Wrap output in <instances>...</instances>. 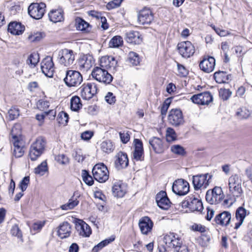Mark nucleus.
I'll return each mask as SVG.
<instances>
[{
	"mask_svg": "<svg viewBox=\"0 0 252 252\" xmlns=\"http://www.w3.org/2000/svg\"><path fill=\"white\" fill-rule=\"evenodd\" d=\"M224 197V194L221 187L215 186L213 189L208 190L206 193V201L210 204H218L221 202Z\"/></svg>",
	"mask_w": 252,
	"mask_h": 252,
	"instance_id": "nucleus-7",
	"label": "nucleus"
},
{
	"mask_svg": "<svg viewBox=\"0 0 252 252\" xmlns=\"http://www.w3.org/2000/svg\"><path fill=\"white\" fill-rule=\"evenodd\" d=\"M156 201L158 206L163 210H168L171 205V202L167 196L165 191L161 190L156 196Z\"/></svg>",
	"mask_w": 252,
	"mask_h": 252,
	"instance_id": "nucleus-25",
	"label": "nucleus"
},
{
	"mask_svg": "<svg viewBox=\"0 0 252 252\" xmlns=\"http://www.w3.org/2000/svg\"><path fill=\"white\" fill-rule=\"evenodd\" d=\"M154 19V14L151 8L149 7L144 6L138 13V22L141 25H150Z\"/></svg>",
	"mask_w": 252,
	"mask_h": 252,
	"instance_id": "nucleus-14",
	"label": "nucleus"
},
{
	"mask_svg": "<svg viewBox=\"0 0 252 252\" xmlns=\"http://www.w3.org/2000/svg\"><path fill=\"white\" fill-rule=\"evenodd\" d=\"M127 62L133 66H137L140 64V58L137 53L131 51L128 53Z\"/></svg>",
	"mask_w": 252,
	"mask_h": 252,
	"instance_id": "nucleus-47",
	"label": "nucleus"
},
{
	"mask_svg": "<svg viewBox=\"0 0 252 252\" xmlns=\"http://www.w3.org/2000/svg\"><path fill=\"white\" fill-rule=\"evenodd\" d=\"M83 107V103L79 96L73 95L70 100V109L73 112H79Z\"/></svg>",
	"mask_w": 252,
	"mask_h": 252,
	"instance_id": "nucleus-36",
	"label": "nucleus"
},
{
	"mask_svg": "<svg viewBox=\"0 0 252 252\" xmlns=\"http://www.w3.org/2000/svg\"><path fill=\"white\" fill-rule=\"evenodd\" d=\"M117 64V60L112 56H103L99 60V66L106 70H115Z\"/></svg>",
	"mask_w": 252,
	"mask_h": 252,
	"instance_id": "nucleus-22",
	"label": "nucleus"
},
{
	"mask_svg": "<svg viewBox=\"0 0 252 252\" xmlns=\"http://www.w3.org/2000/svg\"><path fill=\"white\" fill-rule=\"evenodd\" d=\"M46 5L44 2H33L28 7V13L33 19L39 20L45 14Z\"/></svg>",
	"mask_w": 252,
	"mask_h": 252,
	"instance_id": "nucleus-12",
	"label": "nucleus"
},
{
	"mask_svg": "<svg viewBox=\"0 0 252 252\" xmlns=\"http://www.w3.org/2000/svg\"><path fill=\"white\" fill-rule=\"evenodd\" d=\"M40 60L39 55L38 53H32L28 57L26 63L30 66L34 67L39 63Z\"/></svg>",
	"mask_w": 252,
	"mask_h": 252,
	"instance_id": "nucleus-43",
	"label": "nucleus"
},
{
	"mask_svg": "<svg viewBox=\"0 0 252 252\" xmlns=\"http://www.w3.org/2000/svg\"><path fill=\"white\" fill-rule=\"evenodd\" d=\"M26 148V146L13 147L12 154L16 158H21L24 155Z\"/></svg>",
	"mask_w": 252,
	"mask_h": 252,
	"instance_id": "nucleus-57",
	"label": "nucleus"
},
{
	"mask_svg": "<svg viewBox=\"0 0 252 252\" xmlns=\"http://www.w3.org/2000/svg\"><path fill=\"white\" fill-rule=\"evenodd\" d=\"M10 141L13 147L26 146L25 137H10Z\"/></svg>",
	"mask_w": 252,
	"mask_h": 252,
	"instance_id": "nucleus-55",
	"label": "nucleus"
},
{
	"mask_svg": "<svg viewBox=\"0 0 252 252\" xmlns=\"http://www.w3.org/2000/svg\"><path fill=\"white\" fill-rule=\"evenodd\" d=\"M55 160L59 164L65 165L69 164L70 159L65 154H59L54 157Z\"/></svg>",
	"mask_w": 252,
	"mask_h": 252,
	"instance_id": "nucleus-54",
	"label": "nucleus"
},
{
	"mask_svg": "<svg viewBox=\"0 0 252 252\" xmlns=\"http://www.w3.org/2000/svg\"><path fill=\"white\" fill-rule=\"evenodd\" d=\"M42 154L38 150L30 146L28 156L32 161H35Z\"/></svg>",
	"mask_w": 252,
	"mask_h": 252,
	"instance_id": "nucleus-59",
	"label": "nucleus"
},
{
	"mask_svg": "<svg viewBox=\"0 0 252 252\" xmlns=\"http://www.w3.org/2000/svg\"><path fill=\"white\" fill-rule=\"evenodd\" d=\"M79 201L74 195L68 200V202L62 205L61 208L63 210H68L73 209L79 204Z\"/></svg>",
	"mask_w": 252,
	"mask_h": 252,
	"instance_id": "nucleus-44",
	"label": "nucleus"
},
{
	"mask_svg": "<svg viewBox=\"0 0 252 252\" xmlns=\"http://www.w3.org/2000/svg\"><path fill=\"white\" fill-rule=\"evenodd\" d=\"M249 215L248 211L242 206L239 207L235 211V221L233 226L235 230H237L243 223L246 217Z\"/></svg>",
	"mask_w": 252,
	"mask_h": 252,
	"instance_id": "nucleus-27",
	"label": "nucleus"
},
{
	"mask_svg": "<svg viewBox=\"0 0 252 252\" xmlns=\"http://www.w3.org/2000/svg\"><path fill=\"white\" fill-rule=\"evenodd\" d=\"M173 98V97H169L166 98L159 106V109L162 118H164L165 117Z\"/></svg>",
	"mask_w": 252,
	"mask_h": 252,
	"instance_id": "nucleus-42",
	"label": "nucleus"
},
{
	"mask_svg": "<svg viewBox=\"0 0 252 252\" xmlns=\"http://www.w3.org/2000/svg\"><path fill=\"white\" fill-rule=\"evenodd\" d=\"M19 109L15 106L11 107L8 111V117L10 120H14L19 116Z\"/></svg>",
	"mask_w": 252,
	"mask_h": 252,
	"instance_id": "nucleus-62",
	"label": "nucleus"
},
{
	"mask_svg": "<svg viewBox=\"0 0 252 252\" xmlns=\"http://www.w3.org/2000/svg\"><path fill=\"white\" fill-rule=\"evenodd\" d=\"M115 167L118 170L126 168L129 164V160L126 153L120 151L115 156Z\"/></svg>",
	"mask_w": 252,
	"mask_h": 252,
	"instance_id": "nucleus-26",
	"label": "nucleus"
},
{
	"mask_svg": "<svg viewBox=\"0 0 252 252\" xmlns=\"http://www.w3.org/2000/svg\"><path fill=\"white\" fill-rule=\"evenodd\" d=\"M183 208L188 209L187 211L190 212L201 213L203 210V206L201 199L196 197L193 194H190L186 197L182 202Z\"/></svg>",
	"mask_w": 252,
	"mask_h": 252,
	"instance_id": "nucleus-2",
	"label": "nucleus"
},
{
	"mask_svg": "<svg viewBox=\"0 0 252 252\" xmlns=\"http://www.w3.org/2000/svg\"><path fill=\"white\" fill-rule=\"evenodd\" d=\"M178 73L177 75L180 77H185L189 74L188 70L182 64L177 63Z\"/></svg>",
	"mask_w": 252,
	"mask_h": 252,
	"instance_id": "nucleus-64",
	"label": "nucleus"
},
{
	"mask_svg": "<svg viewBox=\"0 0 252 252\" xmlns=\"http://www.w3.org/2000/svg\"><path fill=\"white\" fill-rule=\"evenodd\" d=\"M168 124L174 126L179 127L185 123L183 113L180 108H172L168 112L167 116Z\"/></svg>",
	"mask_w": 252,
	"mask_h": 252,
	"instance_id": "nucleus-8",
	"label": "nucleus"
},
{
	"mask_svg": "<svg viewBox=\"0 0 252 252\" xmlns=\"http://www.w3.org/2000/svg\"><path fill=\"white\" fill-rule=\"evenodd\" d=\"M215 65V59L208 55L202 56L199 63V68L206 73L212 72L214 70Z\"/></svg>",
	"mask_w": 252,
	"mask_h": 252,
	"instance_id": "nucleus-15",
	"label": "nucleus"
},
{
	"mask_svg": "<svg viewBox=\"0 0 252 252\" xmlns=\"http://www.w3.org/2000/svg\"><path fill=\"white\" fill-rule=\"evenodd\" d=\"M212 177V175L208 173L193 176L192 183L194 190H202L206 189L211 181Z\"/></svg>",
	"mask_w": 252,
	"mask_h": 252,
	"instance_id": "nucleus-6",
	"label": "nucleus"
},
{
	"mask_svg": "<svg viewBox=\"0 0 252 252\" xmlns=\"http://www.w3.org/2000/svg\"><path fill=\"white\" fill-rule=\"evenodd\" d=\"M91 75L93 79L105 85L110 84L113 79V76L108 72V70L99 66L94 67Z\"/></svg>",
	"mask_w": 252,
	"mask_h": 252,
	"instance_id": "nucleus-3",
	"label": "nucleus"
},
{
	"mask_svg": "<svg viewBox=\"0 0 252 252\" xmlns=\"http://www.w3.org/2000/svg\"><path fill=\"white\" fill-rule=\"evenodd\" d=\"M210 26L220 37H225L231 34V32L229 31L217 27L214 24H211Z\"/></svg>",
	"mask_w": 252,
	"mask_h": 252,
	"instance_id": "nucleus-56",
	"label": "nucleus"
},
{
	"mask_svg": "<svg viewBox=\"0 0 252 252\" xmlns=\"http://www.w3.org/2000/svg\"><path fill=\"white\" fill-rule=\"evenodd\" d=\"M138 224L141 233L145 235L151 232L154 226L153 221L147 216L142 217L139 220Z\"/></svg>",
	"mask_w": 252,
	"mask_h": 252,
	"instance_id": "nucleus-29",
	"label": "nucleus"
},
{
	"mask_svg": "<svg viewBox=\"0 0 252 252\" xmlns=\"http://www.w3.org/2000/svg\"><path fill=\"white\" fill-rule=\"evenodd\" d=\"M11 137L17 136V137H25L22 134V126L19 124H15L12 128Z\"/></svg>",
	"mask_w": 252,
	"mask_h": 252,
	"instance_id": "nucleus-51",
	"label": "nucleus"
},
{
	"mask_svg": "<svg viewBox=\"0 0 252 252\" xmlns=\"http://www.w3.org/2000/svg\"><path fill=\"white\" fill-rule=\"evenodd\" d=\"M163 242L164 245H160L158 247L159 252H167L168 251V249H175L183 243L181 236L173 232H169L164 235Z\"/></svg>",
	"mask_w": 252,
	"mask_h": 252,
	"instance_id": "nucleus-1",
	"label": "nucleus"
},
{
	"mask_svg": "<svg viewBox=\"0 0 252 252\" xmlns=\"http://www.w3.org/2000/svg\"><path fill=\"white\" fill-rule=\"evenodd\" d=\"M43 38V35L40 32L31 33L28 37L29 41L36 42L40 41Z\"/></svg>",
	"mask_w": 252,
	"mask_h": 252,
	"instance_id": "nucleus-60",
	"label": "nucleus"
},
{
	"mask_svg": "<svg viewBox=\"0 0 252 252\" xmlns=\"http://www.w3.org/2000/svg\"><path fill=\"white\" fill-rule=\"evenodd\" d=\"M231 219V213L228 211H223L216 215L213 221L217 226L227 227L230 225Z\"/></svg>",
	"mask_w": 252,
	"mask_h": 252,
	"instance_id": "nucleus-17",
	"label": "nucleus"
},
{
	"mask_svg": "<svg viewBox=\"0 0 252 252\" xmlns=\"http://www.w3.org/2000/svg\"><path fill=\"white\" fill-rule=\"evenodd\" d=\"M49 20L54 23H61L64 20V12L61 7L51 9L48 14Z\"/></svg>",
	"mask_w": 252,
	"mask_h": 252,
	"instance_id": "nucleus-28",
	"label": "nucleus"
},
{
	"mask_svg": "<svg viewBox=\"0 0 252 252\" xmlns=\"http://www.w3.org/2000/svg\"><path fill=\"white\" fill-rule=\"evenodd\" d=\"M170 150L174 154L179 156H186L187 152L183 147L180 145H173L170 148Z\"/></svg>",
	"mask_w": 252,
	"mask_h": 252,
	"instance_id": "nucleus-49",
	"label": "nucleus"
},
{
	"mask_svg": "<svg viewBox=\"0 0 252 252\" xmlns=\"http://www.w3.org/2000/svg\"><path fill=\"white\" fill-rule=\"evenodd\" d=\"M71 225L67 221H64L58 227V236L62 239L69 237L71 233Z\"/></svg>",
	"mask_w": 252,
	"mask_h": 252,
	"instance_id": "nucleus-33",
	"label": "nucleus"
},
{
	"mask_svg": "<svg viewBox=\"0 0 252 252\" xmlns=\"http://www.w3.org/2000/svg\"><path fill=\"white\" fill-rule=\"evenodd\" d=\"M64 81L69 87L79 86L83 81V76L81 73L75 70H67L66 71Z\"/></svg>",
	"mask_w": 252,
	"mask_h": 252,
	"instance_id": "nucleus-11",
	"label": "nucleus"
},
{
	"mask_svg": "<svg viewBox=\"0 0 252 252\" xmlns=\"http://www.w3.org/2000/svg\"><path fill=\"white\" fill-rule=\"evenodd\" d=\"M25 29L24 25L16 21L10 22L8 26V32L13 35H20L23 33Z\"/></svg>",
	"mask_w": 252,
	"mask_h": 252,
	"instance_id": "nucleus-34",
	"label": "nucleus"
},
{
	"mask_svg": "<svg viewBox=\"0 0 252 252\" xmlns=\"http://www.w3.org/2000/svg\"><path fill=\"white\" fill-rule=\"evenodd\" d=\"M75 27L77 31L82 33H89L92 30V26L82 18L77 17L75 19Z\"/></svg>",
	"mask_w": 252,
	"mask_h": 252,
	"instance_id": "nucleus-30",
	"label": "nucleus"
},
{
	"mask_svg": "<svg viewBox=\"0 0 252 252\" xmlns=\"http://www.w3.org/2000/svg\"><path fill=\"white\" fill-rule=\"evenodd\" d=\"M101 150L107 154L113 153L115 149V144L110 140H106L100 144Z\"/></svg>",
	"mask_w": 252,
	"mask_h": 252,
	"instance_id": "nucleus-38",
	"label": "nucleus"
},
{
	"mask_svg": "<svg viewBox=\"0 0 252 252\" xmlns=\"http://www.w3.org/2000/svg\"><path fill=\"white\" fill-rule=\"evenodd\" d=\"M75 58V54L73 50L64 48L59 51L58 61L61 65L68 67L73 63Z\"/></svg>",
	"mask_w": 252,
	"mask_h": 252,
	"instance_id": "nucleus-10",
	"label": "nucleus"
},
{
	"mask_svg": "<svg viewBox=\"0 0 252 252\" xmlns=\"http://www.w3.org/2000/svg\"><path fill=\"white\" fill-rule=\"evenodd\" d=\"M80 95L85 100H89L97 94L98 89L94 83H84L79 88Z\"/></svg>",
	"mask_w": 252,
	"mask_h": 252,
	"instance_id": "nucleus-16",
	"label": "nucleus"
},
{
	"mask_svg": "<svg viewBox=\"0 0 252 252\" xmlns=\"http://www.w3.org/2000/svg\"><path fill=\"white\" fill-rule=\"evenodd\" d=\"M82 177L83 181L89 186H91L94 184V180L92 176L86 170L82 171Z\"/></svg>",
	"mask_w": 252,
	"mask_h": 252,
	"instance_id": "nucleus-50",
	"label": "nucleus"
},
{
	"mask_svg": "<svg viewBox=\"0 0 252 252\" xmlns=\"http://www.w3.org/2000/svg\"><path fill=\"white\" fill-rule=\"evenodd\" d=\"M250 115V111L246 107L238 108L236 112V116L240 119H247Z\"/></svg>",
	"mask_w": 252,
	"mask_h": 252,
	"instance_id": "nucleus-53",
	"label": "nucleus"
},
{
	"mask_svg": "<svg viewBox=\"0 0 252 252\" xmlns=\"http://www.w3.org/2000/svg\"><path fill=\"white\" fill-rule=\"evenodd\" d=\"M115 239V236H111L110 237L105 239L100 243L95 245L92 250V252H99L103 248L113 242Z\"/></svg>",
	"mask_w": 252,
	"mask_h": 252,
	"instance_id": "nucleus-39",
	"label": "nucleus"
},
{
	"mask_svg": "<svg viewBox=\"0 0 252 252\" xmlns=\"http://www.w3.org/2000/svg\"><path fill=\"white\" fill-rule=\"evenodd\" d=\"M92 172L94 179L100 183L106 182L109 178V171L103 163L95 164Z\"/></svg>",
	"mask_w": 252,
	"mask_h": 252,
	"instance_id": "nucleus-5",
	"label": "nucleus"
},
{
	"mask_svg": "<svg viewBox=\"0 0 252 252\" xmlns=\"http://www.w3.org/2000/svg\"><path fill=\"white\" fill-rule=\"evenodd\" d=\"M41 69L43 73L47 77H53L55 67L51 57L47 56L43 59L41 63Z\"/></svg>",
	"mask_w": 252,
	"mask_h": 252,
	"instance_id": "nucleus-21",
	"label": "nucleus"
},
{
	"mask_svg": "<svg viewBox=\"0 0 252 252\" xmlns=\"http://www.w3.org/2000/svg\"><path fill=\"white\" fill-rule=\"evenodd\" d=\"M125 40L130 44L140 45L143 42V36L139 31L131 30L126 33Z\"/></svg>",
	"mask_w": 252,
	"mask_h": 252,
	"instance_id": "nucleus-23",
	"label": "nucleus"
},
{
	"mask_svg": "<svg viewBox=\"0 0 252 252\" xmlns=\"http://www.w3.org/2000/svg\"><path fill=\"white\" fill-rule=\"evenodd\" d=\"M46 143L45 138L39 136L31 144V146L38 150L40 153L43 154L45 149Z\"/></svg>",
	"mask_w": 252,
	"mask_h": 252,
	"instance_id": "nucleus-37",
	"label": "nucleus"
},
{
	"mask_svg": "<svg viewBox=\"0 0 252 252\" xmlns=\"http://www.w3.org/2000/svg\"><path fill=\"white\" fill-rule=\"evenodd\" d=\"M219 94L221 99L223 101L227 100L231 96L232 92L229 89L220 88L219 90Z\"/></svg>",
	"mask_w": 252,
	"mask_h": 252,
	"instance_id": "nucleus-58",
	"label": "nucleus"
},
{
	"mask_svg": "<svg viewBox=\"0 0 252 252\" xmlns=\"http://www.w3.org/2000/svg\"><path fill=\"white\" fill-rule=\"evenodd\" d=\"M190 100L198 106H208L213 103V96L209 91H205L192 95Z\"/></svg>",
	"mask_w": 252,
	"mask_h": 252,
	"instance_id": "nucleus-9",
	"label": "nucleus"
},
{
	"mask_svg": "<svg viewBox=\"0 0 252 252\" xmlns=\"http://www.w3.org/2000/svg\"><path fill=\"white\" fill-rule=\"evenodd\" d=\"M172 190L179 196L185 195L189 190V183L184 179H177L173 184Z\"/></svg>",
	"mask_w": 252,
	"mask_h": 252,
	"instance_id": "nucleus-19",
	"label": "nucleus"
},
{
	"mask_svg": "<svg viewBox=\"0 0 252 252\" xmlns=\"http://www.w3.org/2000/svg\"><path fill=\"white\" fill-rule=\"evenodd\" d=\"M50 106L49 101L45 98L40 99L36 103V108L39 111H44L48 110Z\"/></svg>",
	"mask_w": 252,
	"mask_h": 252,
	"instance_id": "nucleus-52",
	"label": "nucleus"
},
{
	"mask_svg": "<svg viewBox=\"0 0 252 252\" xmlns=\"http://www.w3.org/2000/svg\"><path fill=\"white\" fill-rule=\"evenodd\" d=\"M33 172L35 174L41 176L44 175L46 173H48L49 172V168L47 161L44 160L42 161L40 164L34 169Z\"/></svg>",
	"mask_w": 252,
	"mask_h": 252,
	"instance_id": "nucleus-40",
	"label": "nucleus"
},
{
	"mask_svg": "<svg viewBox=\"0 0 252 252\" xmlns=\"http://www.w3.org/2000/svg\"><path fill=\"white\" fill-rule=\"evenodd\" d=\"M177 51L183 58L188 59L194 56L196 48L194 44L191 41H182L177 44Z\"/></svg>",
	"mask_w": 252,
	"mask_h": 252,
	"instance_id": "nucleus-4",
	"label": "nucleus"
},
{
	"mask_svg": "<svg viewBox=\"0 0 252 252\" xmlns=\"http://www.w3.org/2000/svg\"><path fill=\"white\" fill-rule=\"evenodd\" d=\"M75 228L79 234L83 237H89L92 234L90 226L82 220H78L76 221Z\"/></svg>",
	"mask_w": 252,
	"mask_h": 252,
	"instance_id": "nucleus-32",
	"label": "nucleus"
},
{
	"mask_svg": "<svg viewBox=\"0 0 252 252\" xmlns=\"http://www.w3.org/2000/svg\"><path fill=\"white\" fill-rule=\"evenodd\" d=\"M68 120L69 116L66 112L62 111L58 113L57 121L59 126H66L68 122Z\"/></svg>",
	"mask_w": 252,
	"mask_h": 252,
	"instance_id": "nucleus-45",
	"label": "nucleus"
},
{
	"mask_svg": "<svg viewBox=\"0 0 252 252\" xmlns=\"http://www.w3.org/2000/svg\"><path fill=\"white\" fill-rule=\"evenodd\" d=\"M165 137L167 142H172L177 139V134L174 128L168 127L166 130Z\"/></svg>",
	"mask_w": 252,
	"mask_h": 252,
	"instance_id": "nucleus-48",
	"label": "nucleus"
},
{
	"mask_svg": "<svg viewBox=\"0 0 252 252\" xmlns=\"http://www.w3.org/2000/svg\"><path fill=\"white\" fill-rule=\"evenodd\" d=\"M149 144L153 151L158 154L164 153L168 149L169 147L168 143L162 139L157 137H153L150 139Z\"/></svg>",
	"mask_w": 252,
	"mask_h": 252,
	"instance_id": "nucleus-18",
	"label": "nucleus"
},
{
	"mask_svg": "<svg viewBox=\"0 0 252 252\" xmlns=\"http://www.w3.org/2000/svg\"><path fill=\"white\" fill-rule=\"evenodd\" d=\"M78 66L79 70L85 72L89 70L94 63V57L89 55H83L78 60Z\"/></svg>",
	"mask_w": 252,
	"mask_h": 252,
	"instance_id": "nucleus-20",
	"label": "nucleus"
},
{
	"mask_svg": "<svg viewBox=\"0 0 252 252\" xmlns=\"http://www.w3.org/2000/svg\"><path fill=\"white\" fill-rule=\"evenodd\" d=\"M229 191L234 197H239L243 191L241 188V179L237 174L232 175L228 179Z\"/></svg>",
	"mask_w": 252,
	"mask_h": 252,
	"instance_id": "nucleus-13",
	"label": "nucleus"
},
{
	"mask_svg": "<svg viewBox=\"0 0 252 252\" xmlns=\"http://www.w3.org/2000/svg\"><path fill=\"white\" fill-rule=\"evenodd\" d=\"M10 233L12 236L17 237L18 239L22 240V232L18 224H15L12 226Z\"/></svg>",
	"mask_w": 252,
	"mask_h": 252,
	"instance_id": "nucleus-61",
	"label": "nucleus"
},
{
	"mask_svg": "<svg viewBox=\"0 0 252 252\" xmlns=\"http://www.w3.org/2000/svg\"><path fill=\"white\" fill-rule=\"evenodd\" d=\"M124 41L120 35L113 36L109 42V46L110 48H119L123 45Z\"/></svg>",
	"mask_w": 252,
	"mask_h": 252,
	"instance_id": "nucleus-46",
	"label": "nucleus"
},
{
	"mask_svg": "<svg viewBox=\"0 0 252 252\" xmlns=\"http://www.w3.org/2000/svg\"><path fill=\"white\" fill-rule=\"evenodd\" d=\"M134 142L135 146L132 158L136 161H142L144 158L143 143L139 139H135Z\"/></svg>",
	"mask_w": 252,
	"mask_h": 252,
	"instance_id": "nucleus-31",
	"label": "nucleus"
},
{
	"mask_svg": "<svg viewBox=\"0 0 252 252\" xmlns=\"http://www.w3.org/2000/svg\"><path fill=\"white\" fill-rule=\"evenodd\" d=\"M210 232L209 229L204 232H202L200 236L197 239V243L202 247H206L210 241Z\"/></svg>",
	"mask_w": 252,
	"mask_h": 252,
	"instance_id": "nucleus-41",
	"label": "nucleus"
},
{
	"mask_svg": "<svg viewBox=\"0 0 252 252\" xmlns=\"http://www.w3.org/2000/svg\"><path fill=\"white\" fill-rule=\"evenodd\" d=\"M230 74L224 71H217L213 74V78L219 84L228 83L230 80Z\"/></svg>",
	"mask_w": 252,
	"mask_h": 252,
	"instance_id": "nucleus-35",
	"label": "nucleus"
},
{
	"mask_svg": "<svg viewBox=\"0 0 252 252\" xmlns=\"http://www.w3.org/2000/svg\"><path fill=\"white\" fill-rule=\"evenodd\" d=\"M127 192V185L123 181L119 180L114 183L112 187V192L114 197H124Z\"/></svg>",
	"mask_w": 252,
	"mask_h": 252,
	"instance_id": "nucleus-24",
	"label": "nucleus"
},
{
	"mask_svg": "<svg viewBox=\"0 0 252 252\" xmlns=\"http://www.w3.org/2000/svg\"><path fill=\"white\" fill-rule=\"evenodd\" d=\"M190 229L193 231L199 232L201 233L207 231V229L209 228L201 224L194 223L190 226Z\"/></svg>",
	"mask_w": 252,
	"mask_h": 252,
	"instance_id": "nucleus-63",
	"label": "nucleus"
}]
</instances>
